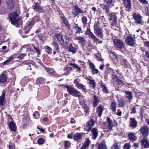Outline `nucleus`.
Here are the masks:
<instances>
[{"mask_svg":"<svg viewBox=\"0 0 149 149\" xmlns=\"http://www.w3.org/2000/svg\"><path fill=\"white\" fill-rule=\"evenodd\" d=\"M108 5H110L112 3V0H105Z\"/></svg>","mask_w":149,"mask_h":149,"instance_id":"bf43d9fd","label":"nucleus"},{"mask_svg":"<svg viewBox=\"0 0 149 149\" xmlns=\"http://www.w3.org/2000/svg\"><path fill=\"white\" fill-rule=\"evenodd\" d=\"M139 131L143 136H146L149 134V129L148 127L144 126L140 128Z\"/></svg>","mask_w":149,"mask_h":149,"instance_id":"6e6552de","label":"nucleus"},{"mask_svg":"<svg viewBox=\"0 0 149 149\" xmlns=\"http://www.w3.org/2000/svg\"><path fill=\"white\" fill-rule=\"evenodd\" d=\"M114 17V19L113 21V23H112V25H115L116 23V16L114 15H112V17Z\"/></svg>","mask_w":149,"mask_h":149,"instance_id":"13d9d810","label":"nucleus"},{"mask_svg":"<svg viewBox=\"0 0 149 149\" xmlns=\"http://www.w3.org/2000/svg\"><path fill=\"white\" fill-rule=\"evenodd\" d=\"M89 66L93 74H97L99 72L98 70L95 68V67L93 63H90L89 64Z\"/></svg>","mask_w":149,"mask_h":149,"instance_id":"2eb2a0df","label":"nucleus"},{"mask_svg":"<svg viewBox=\"0 0 149 149\" xmlns=\"http://www.w3.org/2000/svg\"><path fill=\"white\" fill-rule=\"evenodd\" d=\"M116 103L115 102H112V113L113 114L116 113Z\"/></svg>","mask_w":149,"mask_h":149,"instance_id":"473e14b6","label":"nucleus"},{"mask_svg":"<svg viewBox=\"0 0 149 149\" xmlns=\"http://www.w3.org/2000/svg\"><path fill=\"white\" fill-rule=\"evenodd\" d=\"M65 149L68 148L70 146V142L68 141H66L65 142Z\"/></svg>","mask_w":149,"mask_h":149,"instance_id":"37998d69","label":"nucleus"},{"mask_svg":"<svg viewBox=\"0 0 149 149\" xmlns=\"http://www.w3.org/2000/svg\"><path fill=\"white\" fill-rule=\"evenodd\" d=\"M146 56L149 59V51H147L146 52Z\"/></svg>","mask_w":149,"mask_h":149,"instance_id":"338daca9","label":"nucleus"},{"mask_svg":"<svg viewBox=\"0 0 149 149\" xmlns=\"http://www.w3.org/2000/svg\"><path fill=\"white\" fill-rule=\"evenodd\" d=\"M96 110V113L98 114V116L99 117H100L102 115V112L103 110V107L100 106Z\"/></svg>","mask_w":149,"mask_h":149,"instance_id":"412c9836","label":"nucleus"},{"mask_svg":"<svg viewBox=\"0 0 149 149\" xmlns=\"http://www.w3.org/2000/svg\"><path fill=\"white\" fill-rule=\"evenodd\" d=\"M77 87L79 89H81L84 91H86L87 90L86 86L80 83L77 86Z\"/></svg>","mask_w":149,"mask_h":149,"instance_id":"2f4dec72","label":"nucleus"},{"mask_svg":"<svg viewBox=\"0 0 149 149\" xmlns=\"http://www.w3.org/2000/svg\"><path fill=\"white\" fill-rule=\"evenodd\" d=\"M90 141L87 138L86 139V141L84 143V144L86 146L88 147V146L89 144H90Z\"/></svg>","mask_w":149,"mask_h":149,"instance_id":"8fccbe9b","label":"nucleus"},{"mask_svg":"<svg viewBox=\"0 0 149 149\" xmlns=\"http://www.w3.org/2000/svg\"><path fill=\"white\" fill-rule=\"evenodd\" d=\"M107 146L104 144H100L99 145L97 149H107Z\"/></svg>","mask_w":149,"mask_h":149,"instance_id":"f704fd0d","label":"nucleus"},{"mask_svg":"<svg viewBox=\"0 0 149 149\" xmlns=\"http://www.w3.org/2000/svg\"><path fill=\"white\" fill-rule=\"evenodd\" d=\"M10 19L12 24L15 25L16 27H19L20 26L21 21L18 18V15L16 12L12 13L9 15Z\"/></svg>","mask_w":149,"mask_h":149,"instance_id":"f257e3e1","label":"nucleus"},{"mask_svg":"<svg viewBox=\"0 0 149 149\" xmlns=\"http://www.w3.org/2000/svg\"><path fill=\"white\" fill-rule=\"evenodd\" d=\"M141 144L144 148L148 147L149 145V141L148 139L144 138L142 140Z\"/></svg>","mask_w":149,"mask_h":149,"instance_id":"ddd939ff","label":"nucleus"},{"mask_svg":"<svg viewBox=\"0 0 149 149\" xmlns=\"http://www.w3.org/2000/svg\"><path fill=\"white\" fill-rule=\"evenodd\" d=\"M95 123V122L93 119H90L87 123L84 125V130L86 131H89Z\"/></svg>","mask_w":149,"mask_h":149,"instance_id":"39448f33","label":"nucleus"},{"mask_svg":"<svg viewBox=\"0 0 149 149\" xmlns=\"http://www.w3.org/2000/svg\"><path fill=\"white\" fill-rule=\"evenodd\" d=\"M74 83L76 84V86H77L80 83L79 82L78 80L77 79H75L74 80Z\"/></svg>","mask_w":149,"mask_h":149,"instance_id":"6e6d98bb","label":"nucleus"},{"mask_svg":"<svg viewBox=\"0 0 149 149\" xmlns=\"http://www.w3.org/2000/svg\"><path fill=\"white\" fill-rule=\"evenodd\" d=\"M125 42L127 45L133 46L135 45V40L132 36H128L125 39Z\"/></svg>","mask_w":149,"mask_h":149,"instance_id":"423d86ee","label":"nucleus"},{"mask_svg":"<svg viewBox=\"0 0 149 149\" xmlns=\"http://www.w3.org/2000/svg\"><path fill=\"white\" fill-rule=\"evenodd\" d=\"M131 145L129 143H126L125 144L123 147V149H130Z\"/></svg>","mask_w":149,"mask_h":149,"instance_id":"09e8293b","label":"nucleus"},{"mask_svg":"<svg viewBox=\"0 0 149 149\" xmlns=\"http://www.w3.org/2000/svg\"><path fill=\"white\" fill-rule=\"evenodd\" d=\"M10 128L12 131L15 132L16 130V127L15 125L12 121L10 122L9 124Z\"/></svg>","mask_w":149,"mask_h":149,"instance_id":"b1692460","label":"nucleus"},{"mask_svg":"<svg viewBox=\"0 0 149 149\" xmlns=\"http://www.w3.org/2000/svg\"><path fill=\"white\" fill-rule=\"evenodd\" d=\"M120 144L119 143H115L114 144V149H120Z\"/></svg>","mask_w":149,"mask_h":149,"instance_id":"a19ab883","label":"nucleus"},{"mask_svg":"<svg viewBox=\"0 0 149 149\" xmlns=\"http://www.w3.org/2000/svg\"><path fill=\"white\" fill-rule=\"evenodd\" d=\"M42 9V8L40 6L39 3L37 2L36 3V5L33 8V9L35 11L38 12H41Z\"/></svg>","mask_w":149,"mask_h":149,"instance_id":"4be33fe9","label":"nucleus"},{"mask_svg":"<svg viewBox=\"0 0 149 149\" xmlns=\"http://www.w3.org/2000/svg\"><path fill=\"white\" fill-rule=\"evenodd\" d=\"M86 12V11H83L78 6H74L72 8V13L75 17L79 15V14L83 16L84 15V13Z\"/></svg>","mask_w":149,"mask_h":149,"instance_id":"7ed1b4c3","label":"nucleus"},{"mask_svg":"<svg viewBox=\"0 0 149 149\" xmlns=\"http://www.w3.org/2000/svg\"><path fill=\"white\" fill-rule=\"evenodd\" d=\"M113 43L114 46L117 47L119 49H121L124 48V44L123 42L121 40L116 39H114L113 40Z\"/></svg>","mask_w":149,"mask_h":149,"instance_id":"20e7f679","label":"nucleus"},{"mask_svg":"<svg viewBox=\"0 0 149 149\" xmlns=\"http://www.w3.org/2000/svg\"><path fill=\"white\" fill-rule=\"evenodd\" d=\"M107 123L108 124V128L109 129H111L112 128V125L111 124V120L110 119L107 117Z\"/></svg>","mask_w":149,"mask_h":149,"instance_id":"e433bc0d","label":"nucleus"},{"mask_svg":"<svg viewBox=\"0 0 149 149\" xmlns=\"http://www.w3.org/2000/svg\"><path fill=\"white\" fill-rule=\"evenodd\" d=\"M74 28L76 31V33H80L83 32L81 28L79 26H75L74 27Z\"/></svg>","mask_w":149,"mask_h":149,"instance_id":"c756f323","label":"nucleus"},{"mask_svg":"<svg viewBox=\"0 0 149 149\" xmlns=\"http://www.w3.org/2000/svg\"><path fill=\"white\" fill-rule=\"evenodd\" d=\"M101 86L102 88L103 91L104 92H105L106 93L108 92V90L107 89L106 87L104 86V85H101Z\"/></svg>","mask_w":149,"mask_h":149,"instance_id":"5fc2aeb1","label":"nucleus"},{"mask_svg":"<svg viewBox=\"0 0 149 149\" xmlns=\"http://www.w3.org/2000/svg\"><path fill=\"white\" fill-rule=\"evenodd\" d=\"M65 87L67 88L68 93L76 97H79V98L83 97L82 96H81V93L79 91L75 88L70 86H66Z\"/></svg>","mask_w":149,"mask_h":149,"instance_id":"f03ea898","label":"nucleus"},{"mask_svg":"<svg viewBox=\"0 0 149 149\" xmlns=\"http://www.w3.org/2000/svg\"><path fill=\"white\" fill-rule=\"evenodd\" d=\"M83 133H77L74 134V139L77 141H79L82 139Z\"/></svg>","mask_w":149,"mask_h":149,"instance_id":"4468645a","label":"nucleus"},{"mask_svg":"<svg viewBox=\"0 0 149 149\" xmlns=\"http://www.w3.org/2000/svg\"><path fill=\"white\" fill-rule=\"evenodd\" d=\"M70 122L71 123H76V122L75 120H74V118H72Z\"/></svg>","mask_w":149,"mask_h":149,"instance_id":"69168bd1","label":"nucleus"},{"mask_svg":"<svg viewBox=\"0 0 149 149\" xmlns=\"http://www.w3.org/2000/svg\"><path fill=\"white\" fill-rule=\"evenodd\" d=\"M33 116L35 118L38 119L39 118V114L37 111H36L35 113L33 114Z\"/></svg>","mask_w":149,"mask_h":149,"instance_id":"a18cd8bd","label":"nucleus"},{"mask_svg":"<svg viewBox=\"0 0 149 149\" xmlns=\"http://www.w3.org/2000/svg\"><path fill=\"white\" fill-rule=\"evenodd\" d=\"M137 121L134 118H130V125L131 127H135L137 126Z\"/></svg>","mask_w":149,"mask_h":149,"instance_id":"a211bd4d","label":"nucleus"},{"mask_svg":"<svg viewBox=\"0 0 149 149\" xmlns=\"http://www.w3.org/2000/svg\"><path fill=\"white\" fill-rule=\"evenodd\" d=\"M83 108L84 110V112L82 113V115L85 116H87L89 113V107L86 105L84 104L83 106Z\"/></svg>","mask_w":149,"mask_h":149,"instance_id":"aec40b11","label":"nucleus"},{"mask_svg":"<svg viewBox=\"0 0 149 149\" xmlns=\"http://www.w3.org/2000/svg\"><path fill=\"white\" fill-rule=\"evenodd\" d=\"M125 93L126 95V98L128 99L127 102H130L132 99V93L129 91H126Z\"/></svg>","mask_w":149,"mask_h":149,"instance_id":"6ab92c4d","label":"nucleus"},{"mask_svg":"<svg viewBox=\"0 0 149 149\" xmlns=\"http://www.w3.org/2000/svg\"><path fill=\"white\" fill-rule=\"evenodd\" d=\"M142 11L145 15H147L148 12V8L146 7H144L142 8Z\"/></svg>","mask_w":149,"mask_h":149,"instance_id":"79ce46f5","label":"nucleus"},{"mask_svg":"<svg viewBox=\"0 0 149 149\" xmlns=\"http://www.w3.org/2000/svg\"><path fill=\"white\" fill-rule=\"evenodd\" d=\"M128 139L132 142L135 141L136 139V137L134 133L130 132L128 135Z\"/></svg>","mask_w":149,"mask_h":149,"instance_id":"f3484780","label":"nucleus"},{"mask_svg":"<svg viewBox=\"0 0 149 149\" xmlns=\"http://www.w3.org/2000/svg\"><path fill=\"white\" fill-rule=\"evenodd\" d=\"M133 18L137 23L138 24L142 23V20L140 15L136 13H134L133 14Z\"/></svg>","mask_w":149,"mask_h":149,"instance_id":"1a4fd4ad","label":"nucleus"},{"mask_svg":"<svg viewBox=\"0 0 149 149\" xmlns=\"http://www.w3.org/2000/svg\"><path fill=\"white\" fill-rule=\"evenodd\" d=\"M82 22L84 25H86L87 22V19L86 17L83 16L81 19Z\"/></svg>","mask_w":149,"mask_h":149,"instance_id":"4c0bfd02","label":"nucleus"},{"mask_svg":"<svg viewBox=\"0 0 149 149\" xmlns=\"http://www.w3.org/2000/svg\"><path fill=\"white\" fill-rule=\"evenodd\" d=\"M54 38L56 39H57L59 43L63 45L65 44V42L62 36L59 34L55 35L54 36Z\"/></svg>","mask_w":149,"mask_h":149,"instance_id":"9d476101","label":"nucleus"},{"mask_svg":"<svg viewBox=\"0 0 149 149\" xmlns=\"http://www.w3.org/2000/svg\"><path fill=\"white\" fill-rule=\"evenodd\" d=\"M72 70V68L70 67H66L64 68V70L65 71L67 70L70 71Z\"/></svg>","mask_w":149,"mask_h":149,"instance_id":"4d7b16f0","label":"nucleus"},{"mask_svg":"<svg viewBox=\"0 0 149 149\" xmlns=\"http://www.w3.org/2000/svg\"><path fill=\"white\" fill-rule=\"evenodd\" d=\"M69 50L73 53H75L77 51V49L72 45H70L69 47Z\"/></svg>","mask_w":149,"mask_h":149,"instance_id":"bb28decb","label":"nucleus"},{"mask_svg":"<svg viewBox=\"0 0 149 149\" xmlns=\"http://www.w3.org/2000/svg\"><path fill=\"white\" fill-rule=\"evenodd\" d=\"M96 56L97 58V60H98L99 61H103V60L102 59L100 58V56H98L97 55H96Z\"/></svg>","mask_w":149,"mask_h":149,"instance_id":"e2e57ef3","label":"nucleus"},{"mask_svg":"<svg viewBox=\"0 0 149 149\" xmlns=\"http://www.w3.org/2000/svg\"><path fill=\"white\" fill-rule=\"evenodd\" d=\"M7 5L9 8H13L14 5L13 0H6Z\"/></svg>","mask_w":149,"mask_h":149,"instance_id":"a878e982","label":"nucleus"},{"mask_svg":"<svg viewBox=\"0 0 149 149\" xmlns=\"http://www.w3.org/2000/svg\"><path fill=\"white\" fill-rule=\"evenodd\" d=\"M115 77H116L115 78L116 79V81L119 85H122L123 84V83L122 82L121 80L118 79L117 77L115 76Z\"/></svg>","mask_w":149,"mask_h":149,"instance_id":"de8ad7c7","label":"nucleus"},{"mask_svg":"<svg viewBox=\"0 0 149 149\" xmlns=\"http://www.w3.org/2000/svg\"><path fill=\"white\" fill-rule=\"evenodd\" d=\"M119 101V106L120 107H122L124 105V102L123 100L121 99H120Z\"/></svg>","mask_w":149,"mask_h":149,"instance_id":"3c124183","label":"nucleus"},{"mask_svg":"<svg viewBox=\"0 0 149 149\" xmlns=\"http://www.w3.org/2000/svg\"><path fill=\"white\" fill-rule=\"evenodd\" d=\"M92 133V139L95 140L98 136V131L96 127L93 128L91 130Z\"/></svg>","mask_w":149,"mask_h":149,"instance_id":"9b49d317","label":"nucleus"},{"mask_svg":"<svg viewBox=\"0 0 149 149\" xmlns=\"http://www.w3.org/2000/svg\"><path fill=\"white\" fill-rule=\"evenodd\" d=\"M44 142V140L42 138H40L38 140V143L39 145L42 144Z\"/></svg>","mask_w":149,"mask_h":149,"instance_id":"49530a36","label":"nucleus"},{"mask_svg":"<svg viewBox=\"0 0 149 149\" xmlns=\"http://www.w3.org/2000/svg\"><path fill=\"white\" fill-rule=\"evenodd\" d=\"M70 65L73 66L74 68L76 69V71H79V72L81 71V68L77 65L72 63H70Z\"/></svg>","mask_w":149,"mask_h":149,"instance_id":"c9c22d12","label":"nucleus"},{"mask_svg":"<svg viewBox=\"0 0 149 149\" xmlns=\"http://www.w3.org/2000/svg\"><path fill=\"white\" fill-rule=\"evenodd\" d=\"M34 20L32 19L31 21H30L29 23L28 26L30 27L31 28L32 26L34 25Z\"/></svg>","mask_w":149,"mask_h":149,"instance_id":"864d4df0","label":"nucleus"},{"mask_svg":"<svg viewBox=\"0 0 149 149\" xmlns=\"http://www.w3.org/2000/svg\"><path fill=\"white\" fill-rule=\"evenodd\" d=\"M87 80L89 81L88 84H91L90 86L93 88H95V83L94 81L89 79H88Z\"/></svg>","mask_w":149,"mask_h":149,"instance_id":"cd10ccee","label":"nucleus"},{"mask_svg":"<svg viewBox=\"0 0 149 149\" xmlns=\"http://www.w3.org/2000/svg\"><path fill=\"white\" fill-rule=\"evenodd\" d=\"M102 32V29H98L96 30L97 33L101 38H102L103 37Z\"/></svg>","mask_w":149,"mask_h":149,"instance_id":"72a5a7b5","label":"nucleus"},{"mask_svg":"<svg viewBox=\"0 0 149 149\" xmlns=\"http://www.w3.org/2000/svg\"><path fill=\"white\" fill-rule=\"evenodd\" d=\"M7 77L6 74H2L0 76V83H4L7 80Z\"/></svg>","mask_w":149,"mask_h":149,"instance_id":"393cba45","label":"nucleus"},{"mask_svg":"<svg viewBox=\"0 0 149 149\" xmlns=\"http://www.w3.org/2000/svg\"><path fill=\"white\" fill-rule=\"evenodd\" d=\"M124 4V7L127 8L128 10L131 8V0H122Z\"/></svg>","mask_w":149,"mask_h":149,"instance_id":"f8f14e48","label":"nucleus"},{"mask_svg":"<svg viewBox=\"0 0 149 149\" xmlns=\"http://www.w3.org/2000/svg\"><path fill=\"white\" fill-rule=\"evenodd\" d=\"M9 149H15V146L14 145H10L9 147Z\"/></svg>","mask_w":149,"mask_h":149,"instance_id":"0e129e2a","label":"nucleus"},{"mask_svg":"<svg viewBox=\"0 0 149 149\" xmlns=\"http://www.w3.org/2000/svg\"><path fill=\"white\" fill-rule=\"evenodd\" d=\"M75 40H78L79 42L81 43L82 45L84 46L86 44V41L84 39V37L79 36L78 38H76Z\"/></svg>","mask_w":149,"mask_h":149,"instance_id":"dca6fc26","label":"nucleus"},{"mask_svg":"<svg viewBox=\"0 0 149 149\" xmlns=\"http://www.w3.org/2000/svg\"><path fill=\"white\" fill-rule=\"evenodd\" d=\"M63 22L65 25L68 27H69V24L68 23V21L67 20L66 18L64 17H62Z\"/></svg>","mask_w":149,"mask_h":149,"instance_id":"ea45409f","label":"nucleus"},{"mask_svg":"<svg viewBox=\"0 0 149 149\" xmlns=\"http://www.w3.org/2000/svg\"><path fill=\"white\" fill-rule=\"evenodd\" d=\"M45 81V79L42 78H38L37 80V82L39 84L44 83Z\"/></svg>","mask_w":149,"mask_h":149,"instance_id":"58836bf2","label":"nucleus"},{"mask_svg":"<svg viewBox=\"0 0 149 149\" xmlns=\"http://www.w3.org/2000/svg\"><path fill=\"white\" fill-rule=\"evenodd\" d=\"M86 35H89V37L92 39L95 42H97L98 41L99 39L91 32L90 29H88L86 32Z\"/></svg>","mask_w":149,"mask_h":149,"instance_id":"0eeeda50","label":"nucleus"},{"mask_svg":"<svg viewBox=\"0 0 149 149\" xmlns=\"http://www.w3.org/2000/svg\"><path fill=\"white\" fill-rule=\"evenodd\" d=\"M117 111L116 115L118 116H121V115L122 112L119 109Z\"/></svg>","mask_w":149,"mask_h":149,"instance_id":"680f3d73","label":"nucleus"},{"mask_svg":"<svg viewBox=\"0 0 149 149\" xmlns=\"http://www.w3.org/2000/svg\"><path fill=\"white\" fill-rule=\"evenodd\" d=\"M99 102V100L97 97L95 96H93V103L94 106H96L97 105Z\"/></svg>","mask_w":149,"mask_h":149,"instance_id":"c85d7f7f","label":"nucleus"},{"mask_svg":"<svg viewBox=\"0 0 149 149\" xmlns=\"http://www.w3.org/2000/svg\"><path fill=\"white\" fill-rule=\"evenodd\" d=\"M87 148V147L84 144V145L81 147L80 149H85Z\"/></svg>","mask_w":149,"mask_h":149,"instance_id":"774afa93","label":"nucleus"},{"mask_svg":"<svg viewBox=\"0 0 149 149\" xmlns=\"http://www.w3.org/2000/svg\"><path fill=\"white\" fill-rule=\"evenodd\" d=\"M45 52L47 54H50L52 53V49L49 47L46 46L45 47Z\"/></svg>","mask_w":149,"mask_h":149,"instance_id":"7c9ffc66","label":"nucleus"},{"mask_svg":"<svg viewBox=\"0 0 149 149\" xmlns=\"http://www.w3.org/2000/svg\"><path fill=\"white\" fill-rule=\"evenodd\" d=\"M26 55L25 54H22L21 55H19L17 57V58L19 60L22 59L23 58L26 56Z\"/></svg>","mask_w":149,"mask_h":149,"instance_id":"603ef678","label":"nucleus"},{"mask_svg":"<svg viewBox=\"0 0 149 149\" xmlns=\"http://www.w3.org/2000/svg\"><path fill=\"white\" fill-rule=\"evenodd\" d=\"M52 45L54 46V49L57 50L58 49V44L55 42H54L52 43Z\"/></svg>","mask_w":149,"mask_h":149,"instance_id":"c03bdc74","label":"nucleus"},{"mask_svg":"<svg viewBox=\"0 0 149 149\" xmlns=\"http://www.w3.org/2000/svg\"><path fill=\"white\" fill-rule=\"evenodd\" d=\"M5 93L4 91H3L2 94L0 97V104L3 105L5 102L4 97H5Z\"/></svg>","mask_w":149,"mask_h":149,"instance_id":"5701e85b","label":"nucleus"},{"mask_svg":"<svg viewBox=\"0 0 149 149\" xmlns=\"http://www.w3.org/2000/svg\"><path fill=\"white\" fill-rule=\"evenodd\" d=\"M33 47L34 50L37 52V54H39L40 53V52L39 49L35 47L34 46Z\"/></svg>","mask_w":149,"mask_h":149,"instance_id":"052dcab7","label":"nucleus"}]
</instances>
